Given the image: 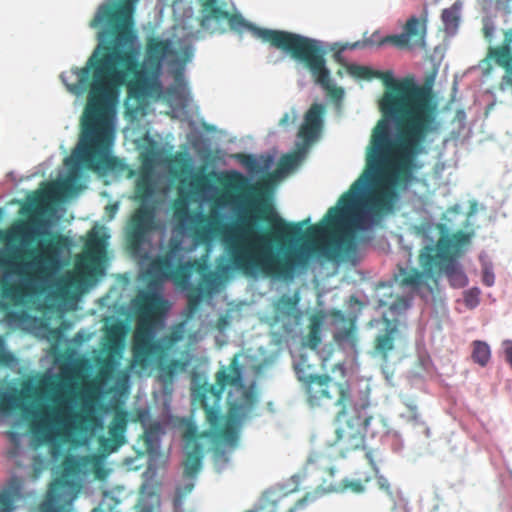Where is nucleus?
Masks as SVG:
<instances>
[{
  "label": "nucleus",
  "instance_id": "c03bdc74",
  "mask_svg": "<svg viewBox=\"0 0 512 512\" xmlns=\"http://www.w3.org/2000/svg\"><path fill=\"white\" fill-rule=\"evenodd\" d=\"M495 27L494 24L490 20H485L482 27V33L484 38L491 42L494 36Z\"/></svg>",
  "mask_w": 512,
  "mask_h": 512
},
{
  "label": "nucleus",
  "instance_id": "5701e85b",
  "mask_svg": "<svg viewBox=\"0 0 512 512\" xmlns=\"http://www.w3.org/2000/svg\"><path fill=\"white\" fill-rule=\"evenodd\" d=\"M202 457L201 445H193L192 450L187 453L183 463L184 477L194 479L197 476L202 466Z\"/></svg>",
  "mask_w": 512,
  "mask_h": 512
},
{
  "label": "nucleus",
  "instance_id": "a19ab883",
  "mask_svg": "<svg viewBox=\"0 0 512 512\" xmlns=\"http://www.w3.org/2000/svg\"><path fill=\"white\" fill-rule=\"evenodd\" d=\"M194 489V482L190 481L184 485L178 486L176 488V500L181 501L183 497L191 493V491Z\"/></svg>",
  "mask_w": 512,
  "mask_h": 512
},
{
  "label": "nucleus",
  "instance_id": "f704fd0d",
  "mask_svg": "<svg viewBox=\"0 0 512 512\" xmlns=\"http://www.w3.org/2000/svg\"><path fill=\"white\" fill-rule=\"evenodd\" d=\"M484 10L495 8L496 10L509 11L511 0H477Z\"/></svg>",
  "mask_w": 512,
  "mask_h": 512
},
{
  "label": "nucleus",
  "instance_id": "c85d7f7f",
  "mask_svg": "<svg viewBox=\"0 0 512 512\" xmlns=\"http://www.w3.org/2000/svg\"><path fill=\"white\" fill-rule=\"evenodd\" d=\"M472 359L475 363L484 367L491 358L490 347L486 342L476 340L472 343Z\"/></svg>",
  "mask_w": 512,
  "mask_h": 512
},
{
  "label": "nucleus",
  "instance_id": "4c0bfd02",
  "mask_svg": "<svg viewBox=\"0 0 512 512\" xmlns=\"http://www.w3.org/2000/svg\"><path fill=\"white\" fill-rule=\"evenodd\" d=\"M107 343H108V351L109 353L118 352L120 353L121 349V338L117 331L112 328L107 333Z\"/></svg>",
  "mask_w": 512,
  "mask_h": 512
},
{
  "label": "nucleus",
  "instance_id": "2f4dec72",
  "mask_svg": "<svg viewBox=\"0 0 512 512\" xmlns=\"http://www.w3.org/2000/svg\"><path fill=\"white\" fill-rule=\"evenodd\" d=\"M348 72L356 78L372 80L375 78L376 70L368 66L352 64L348 67Z\"/></svg>",
  "mask_w": 512,
  "mask_h": 512
},
{
  "label": "nucleus",
  "instance_id": "473e14b6",
  "mask_svg": "<svg viewBox=\"0 0 512 512\" xmlns=\"http://www.w3.org/2000/svg\"><path fill=\"white\" fill-rule=\"evenodd\" d=\"M298 302L297 298L283 295L276 303L275 309L279 313L290 314L294 310Z\"/></svg>",
  "mask_w": 512,
  "mask_h": 512
},
{
  "label": "nucleus",
  "instance_id": "a878e982",
  "mask_svg": "<svg viewBox=\"0 0 512 512\" xmlns=\"http://www.w3.org/2000/svg\"><path fill=\"white\" fill-rule=\"evenodd\" d=\"M46 204L45 195L41 192H34L28 196L25 205L23 206V213L29 216H40L43 214Z\"/></svg>",
  "mask_w": 512,
  "mask_h": 512
},
{
  "label": "nucleus",
  "instance_id": "72a5a7b5",
  "mask_svg": "<svg viewBox=\"0 0 512 512\" xmlns=\"http://www.w3.org/2000/svg\"><path fill=\"white\" fill-rule=\"evenodd\" d=\"M35 222L36 221L33 220L32 222H23L20 225H18L15 228V236L22 240L32 239L36 234L33 225Z\"/></svg>",
  "mask_w": 512,
  "mask_h": 512
},
{
  "label": "nucleus",
  "instance_id": "20e7f679",
  "mask_svg": "<svg viewBox=\"0 0 512 512\" xmlns=\"http://www.w3.org/2000/svg\"><path fill=\"white\" fill-rule=\"evenodd\" d=\"M194 398L204 410L215 437L229 445L237 443L239 426L251 415L257 402L256 393L244 384L238 354L216 372L215 384L198 387Z\"/></svg>",
  "mask_w": 512,
  "mask_h": 512
},
{
  "label": "nucleus",
  "instance_id": "ddd939ff",
  "mask_svg": "<svg viewBox=\"0 0 512 512\" xmlns=\"http://www.w3.org/2000/svg\"><path fill=\"white\" fill-rule=\"evenodd\" d=\"M70 247V240L60 233H49V237L41 241L35 250L28 252L33 255L37 271L42 275H49L61 266V256Z\"/></svg>",
  "mask_w": 512,
  "mask_h": 512
},
{
  "label": "nucleus",
  "instance_id": "c9c22d12",
  "mask_svg": "<svg viewBox=\"0 0 512 512\" xmlns=\"http://www.w3.org/2000/svg\"><path fill=\"white\" fill-rule=\"evenodd\" d=\"M481 291L477 287H473L464 292V303L469 309H473L478 306L480 302Z\"/></svg>",
  "mask_w": 512,
  "mask_h": 512
},
{
  "label": "nucleus",
  "instance_id": "e433bc0d",
  "mask_svg": "<svg viewBox=\"0 0 512 512\" xmlns=\"http://www.w3.org/2000/svg\"><path fill=\"white\" fill-rule=\"evenodd\" d=\"M115 365V361L110 356L105 357L100 363L99 377L103 379L111 378Z\"/></svg>",
  "mask_w": 512,
  "mask_h": 512
},
{
  "label": "nucleus",
  "instance_id": "3c124183",
  "mask_svg": "<svg viewBox=\"0 0 512 512\" xmlns=\"http://www.w3.org/2000/svg\"><path fill=\"white\" fill-rule=\"evenodd\" d=\"M366 458L371 466V469H372V472L374 474H377L378 473V468H377V465L373 459V454H372V451H368L366 452Z\"/></svg>",
  "mask_w": 512,
  "mask_h": 512
},
{
  "label": "nucleus",
  "instance_id": "423d86ee",
  "mask_svg": "<svg viewBox=\"0 0 512 512\" xmlns=\"http://www.w3.org/2000/svg\"><path fill=\"white\" fill-rule=\"evenodd\" d=\"M202 13L203 24L211 20L217 22L226 20L229 26L235 30L249 27L254 35L263 42L289 53L294 59L303 63L311 73L315 83L320 85L332 98L339 100L343 97V89L334 86L331 81L330 71L326 67V51L322 42L284 30L252 26L241 15L231 14L223 10L218 6L217 0H203Z\"/></svg>",
  "mask_w": 512,
  "mask_h": 512
},
{
  "label": "nucleus",
  "instance_id": "e2e57ef3",
  "mask_svg": "<svg viewBox=\"0 0 512 512\" xmlns=\"http://www.w3.org/2000/svg\"><path fill=\"white\" fill-rule=\"evenodd\" d=\"M288 115H285V117L281 120V122L287 121Z\"/></svg>",
  "mask_w": 512,
  "mask_h": 512
},
{
  "label": "nucleus",
  "instance_id": "2eb2a0df",
  "mask_svg": "<svg viewBox=\"0 0 512 512\" xmlns=\"http://www.w3.org/2000/svg\"><path fill=\"white\" fill-rule=\"evenodd\" d=\"M425 34L426 21L413 16L407 20L401 34L388 35L379 42V45L391 44L400 49L423 46Z\"/></svg>",
  "mask_w": 512,
  "mask_h": 512
},
{
  "label": "nucleus",
  "instance_id": "9b49d317",
  "mask_svg": "<svg viewBox=\"0 0 512 512\" xmlns=\"http://www.w3.org/2000/svg\"><path fill=\"white\" fill-rule=\"evenodd\" d=\"M103 252V239L96 233L90 234L85 243L83 254L76 260L74 271L62 276L56 282V295L60 298H66L72 288L79 287L92 276Z\"/></svg>",
  "mask_w": 512,
  "mask_h": 512
},
{
  "label": "nucleus",
  "instance_id": "39448f33",
  "mask_svg": "<svg viewBox=\"0 0 512 512\" xmlns=\"http://www.w3.org/2000/svg\"><path fill=\"white\" fill-rule=\"evenodd\" d=\"M303 382L307 402L311 406L331 404L339 408L336 415V440L340 454L364 448L365 433L372 419L367 409L370 406L368 393L354 395L347 381H336L327 374L299 376Z\"/></svg>",
  "mask_w": 512,
  "mask_h": 512
},
{
  "label": "nucleus",
  "instance_id": "7ed1b4c3",
  "mask_svg": "<svg viewBox=\"0 0 512 512\" xmlns=\"http://www.w3.org/2000/svg\"><path fill=\"white\" fill-rule=\"evenodd\" d=\"M64 380L42 374L36 384L25 380L21 389L0 383V413L20 411L30 431L43 443L67 441L73 433H93L102 427L90 404L72 412Z\"/></svg>",
  "mask_w": 512,
  "mask_h": 512
},
{
  "label": "nucleus",
  "instance_id": "4d7b16f0",
  "mask_svg": "<svg viewBox=\"0 0 512 512\" xmlns=\"http://www.w3.org/2000/svg\"><path fill=\"white\" fill-rule=\"evenodd\" d=\"M344 49H345V47H342V48L339 50V52L335 53V58H336V60H339V59H340V53H341V51H343Z\"/></svg>",
  "mask_w": 512,
  "mask_h": 512
},
{
  "label": "nucleus",
  "instance_id": "09e8293b",
  "mask_svg": "<svg viewBox=\"0 0 512 512\" xmlns=\"http://www.w3.org/2000/svg\"><path fill=\"white\" fill-rule=\"evenodd\" d=\"M505 357L512 368V341H505Z\"/></svg>",
  "mask_w": 512,
  "mask_h": 512
},
{
  "label": "nucleus",
  "instance_id": "f3484780",
  "mask_svg": "<svg viewBox=\"0 0 512 512\" xmlns=\"http://www.w3.org/2000/svg\"><path fill=\"white\" fill-rule=\"evenodd\" d=\"M324 112V104L313 103L305 113L304 122L299 129L298 136L306 144H310L319 136L323 126Z\"/></svg>",
  "mask_w": 512,
  "mask_h": 512
},
{
  "label": "nucleus",
  "instance_id": "6e6552de",
  "mask_svg": "<svg viewBox=\"0 0 512 512\" xmlns=\"http://www.w3.org/2000/svg\"><path fill=\"white\" fill-rule=\"evenodd\" d=\"M165 310L163 298L156 293H145L139 299L140 316L132 340L130 368L145 370L155 356L161 358L165 348L153 338L152 316Z\"/></svg>",
  "mask_w": 512,
  "mask_h": 512
},
{
  "label": "nucleus",
  "instance_id": "4be33fe9",
  "mask_svg": "<svg viewBox=\"0 0 512 512\" xmlns=\"http://www.w3.org/2000/svg\"><path fill=\"white\" fill-rule=\"evenodd\" d=\"M215 283V276L212 273H205L202 275L201 282L198 286H191L188 288V306L190 310H195L204 296V287H207L208 293L212 291V287Z\"/></svg>",
  "mask_w": 512,
  "mask_h": 512
},
{
  "label": "nucleus",
  "instance_id": "052dcab7",
  "mask_svg": "<svg viewBox=\"0 0 512 512\" xmlns=\"http://www.w3.org/2000/svg\"><path fill=\"white\" fill-rule=\"evenodd\" d=\"M327 470H328V473H329L330 476L334 475V472H335L334 468L329 467Z\"/></svg>",
  "mask_w": 512,
  "mask_h": 512
},
{
  "label": "nucleus",
  "instance_id": "f8f14e48",
  "mask_svg": "<svg viewBox=\"0 0 512 512\" xmlns=\"http://www.w3.org/2000/svg\"><path fill=\"white\" fill-rule=\"evenodd\" d=\"M492 61L505 71L495 89L512 95V27L503 31L501 44L488 48L486 57L481 62L484 74H490Z\"/></svg>",
  "mask_w": 512,
  "mask_h": 512
},
{
  "label": "nucleus",
  "instance_id": "bf43d9fd",
  "mask_svg": "<svg viewBox=\"0 0 512 512\" xmlns=\"http://www.w3.org/2000/svg\"><path fill=\"white\" fill-rule=\"evenodd\" d=\"M68 186H69L68 181H65V182H63V183L61 184V187H62L63 189H65V190L68 188Z\"/></svg>",
  "mask_w": 512,
  "mask_h": 512
},
{
  "label": "nucleus",
  "instance_id": "c756f323",
  "mask_svg": "<svg viewBox=\"0 0 512 512\" xmlns=\"http://www.w3.org/2000/svg\"><path fill=\"white\" fill-rule=\"evenodd\" d=\"M173 217L178 228L184 229L186 222L190 218L189 207L186 200L177 199L173 203Z\"/></svg>",
  "mask_w": 512,
  "mask_h": 512
},
{
  "label": "nucleus",
  "instance_id": "7c9ffc66",
  "mask_svg": "<svg viewBox=\"0 0 512 512\" xmlns=\"http://www.w3.org/2000/svg\"><path fill=\"white\" fill-rule=\"evenodd\" d=\"M215 176L216 173L214 172L210 174H197L192 178L190 186L197 193L205 192L211 188V178Z\"/></svg>",
  "mask_w": 512,
  "mask_h": 512
},
{
  "label": "nucleus",
  "instance_id": "a211bd4d",
  "mask_svg": "<svg viewBox=\"0 0 512 512\" xmlns=\"http://www.w3.org/2000/svg\"><path fill=\"white\" fill-rule=\"evenodd\" d=\"M181 249V242L172 239L165 254L157 256L151 261L150 271L152 275L161 280L169 279L175 267L174 262L178 258Z\"/></svg>",
  "mask_w": 512,
  "mask_h": 512
},
{
  "label": "nucleus",
  "instance_id": "f03ea898",
  "mask_svg": "<svg viewBox=\"0 0 512 512\" xmlns=\"http://www.w3.org/2000/svg\"><path fill=\"white\" fill-rule=\"evenodd\" d=\"M137 1L101 5L90 22L93 28L104 23L109 26L98 33L99 48L84 67L71 70L75 82L69 83L67 76L61 75L69 92L81 95L88 91L79 143L66 161L72 160L95 172L114 171L120 165L119 159L109 154L114 132L105 115L117 103L120 89L126 87L128 98L135 100L160 95L164 63L182 67L191 57L189 48H185L183 58L179 59L170 39L151 36L146 40L144 61L139 63L133 31Z\"/></svg>",
  "mask_w": 512,
  "mask_h": 512
},
{
  "label": "nucleus",
  "instance_id": "680f3d73",
  "mask_svg": "<svg viewBox=\"0 0 512 512\" xmlns=\"http://www.w3.org/2000/svg\"><path fill=\"white\" fill-rule=\"evenodd\" d=\"M123 378H124V380H125V381H127V379H128V375H127V373H124V374H123Z\"/></svg>",
  "mask_w": 512,
  "mask_h": 512
},
{
  "label": "nucleus",
  "instance_id": "a18cd8bd",
  "mask_svg": "<svg viewBox=\"0 0 512 512\" xmlns=\"http://www.w3.org/2000/svg\"><path fill=\"white\" fill-rule=\"evenodd\" d=\"M182 339L183 332L181 330H174L165 337V340L168 343V345H174L181 341Z\"/></svg>",
  "mask_w": 512,
  "mask_h": 512
},
{
  "label": "nucleus",
  "instance_id": "58836bf2",
  "mask_svg": "<svg viewBox=\"0 0 512 512\" xmlns=\"http://www.w3.org/2000/svg\"><path fill=\"white\" fill-rule=\"evenodd\" d=\"M204 434H200L198 432V428L196 425H194L193 423H189L184 432H183V438L184 440L189 444V443H194L195 444H198L197 443V440L200 439L201 437H203Z\"/></svg>",
  "mask_w": 512,
  "mask_h": 512
},
{
  "label": "nucleus",
  "instance_id": "412c9836",
  "mask_svg": "<svg viewBox=\"0 0 512 512\" xmlns=\"http://www.w3.org/2000/svg\"><path fill=\"white\" fill-rule=\"evenodd\" d=\"M154 192L153 176L150 169H143L135 182V198L140 204H147Z\"/></svg>",
  "mask_w": 512,
  "mask_h": 512
},
{
  "label": "nucleus",
  "instance_id": "bb28decb",
  "mask_svg": "<svg viewBox=\"0 0 512 512\" xmlns=\"http://www.w3.org/2000/svg\"><path fill=\"white\" fill-rule=\"evenodd\" d=\"M273 494L274 493L267 492L265 494V497L267 499H269L273 505L276 506V509L273 510V512H278V510H280V506H283V503L286 501L287 495L281 494V495H278L277 498H273V497H271ZM312 500H313V497L310 494H306L304 497H302L301 499L296 501L293 505L286 507L284 512H295L299 509L304 508L307 505V503Z\"/></svg>",
  "mask_w": 512,
  "mask_h": 512
},
{
  "label": "nucleus",
  "instance_id": "f257e3e1",
  "mask_svg": "<svg viewBox=\"0 0 512 512\" xmlns=\"http://www.w3.org/2000/svg\"><path fill=\"white\" fill-rule=\"evenodd\" d=\"M375 78L385 86L378 104L386 119L377 122L366 149L367 180L372 184L366 193V182L359 178L320 224L303 232L309 218L287 222L263 199L258 185L233 172L217 204L248 199L260 214L243 217L228 227L213 210L209 215L198 213L193 217L197 224L194 237L207 242L221 236L232 267L249 276L294 277L316 252L334 258L340 252L354 251V233L349 226H356L360 209L374 215L393 210L398 191L406 190L415 179L414 172L420 168L417 157L425 151L427 136L436 130V106L429 90L412 78L394 79L392 71L376 70Z\"/></svg>",
  "mask_w": 512,
  "mask_h": 512
},
{
  "label": "nucleus",
  "instance_id": "0eeeda50",
  "mask_svg": "<svg viewBox=\"0 0 512 512\" xmlns=\"http://www.w3.org/2000/svg\"><path fill=\"white\" fill-rule=\"evenodd\" d=\"M469 242V235L458 231L452 236L442 235L435 246H425L419 254V263L423 271L416 268L399 267L394 275L395 281L403 288L419 289L425 278H432L438 284L441 274H444L452 287H464L467 276L456 262L461 247Z\"/></svg>",
  "mask_w": 512,
  "mask_h": 512
},
{
  "label": "nucleus",
  "instance_id": "ea45409f",
  "mask_svg": "<svg viewBox=\"0 0 512 512\" xmlns=\"http://www.w3.org/2000/svg\"><path fill=\"white\" fill-rule=\"evenodd\" d=\"M320 342H321V337H320L319 326H318V324L313 323L311 325V327H310V331H309V334H308L309 346L311 348L315 349V348L318 347Z\"/></svg>",
  "mask_w": 512,
  "mask_h": 512
},
{
  "label": "nucleus",
  "instance_id": "9d476101",
  "mask_svg": "<svg viewBox=\"0 0 512 512\" xmlns=\"http://www.w3.org/2000/svg\"><path fill=\"white\" fill-rule=\"evenodd\" d=\"M3 275L0 278V296L12 305L22 304L33 289V277L27 270L28 264L17 260L16 256L0 258Z\"/></svg>",
  "mask_w": 512,
  "mask_h": 512
},
{
  "label": "nucleus",
  "instance_id": "8fccbe9b",
  "mask_svg": "<svg viewBox=\"0 0 512 512\" xmlns=\"http://www.w3.org/2000/svg\"><path fill=\"white\" fill-rule=\"evenodd\" d=\"M407 307L408 303L404 299H400L390 306V310L396 311L398 309H406Z\"/></svg>",
  "mask_w": 512,
  "mask_h": 512
},
{
  "label": "nucleus",
  "instance_id": "de8ad7c7",
  "mask_svg": "<svg viewBox=\"0 0 512 512\" xmlns=\"http://www.w3.org/2000/svg\"><path fill=\"white\" fill-rule=\"evenodd\" d=\"M378 485H379L380 489L384 490L389 495H392L390 484L385 477H383V476L378 477Z\"/></svg>",
  "mask_w": 512,
  "mask_h": 512
},
{
  "label": "nucleus",
  "instance_id": "1a4fd4ad",
  "mask_svg": "<svg viewBox=\"0 0 512 512\" xmlns=\"http://www.w3.org/2000/svg\"><path fill=\"white\" fill-rule=\"evenodd\" d=\"M85 458L68 454L61 462V475L49 486L45 500L40 505L41 512H69L75 500L79 485L74 480L81 472Z\"/></svg>",
  "mask_w": 512,
  "mask_h": 512
},
{
  "label": "nucleus",
  "instance_id": "6e6d98bb",
  "mask_svg": "<svg viewBox=\"0 0 512 512\" xmlns=\"http://www.w3.org/2000/svg\"><path fill=\"white\" fill-rule=\"evenodd\" d=\"M409 410L411 411L412 413V417L414 420H417L418 419V414H417V407L416 406H412V405H409L408 406Z\"/></svg>",
  "mask_w": 512,
  "mask_h": 512
},
{
  "label": "nucleus",
  "instance_id": "603ef678",
  "mask_svg": "<svg viewBox=\"0 0 512 512\" xmlns=\"http://www.w3.org/2000/svg\"><path fill=\"white\" fill-rule=\"evenodd\" d=\"M241 158L243 160V163L247 166V167H253L255 164H256V161L255 159L253 158V156L251 155H241Z\"/></svg>",
  "mask_w": 512,
  "mask_h": 512
},
{
  "label": "nucleus",
  "instance_id": "4468645a",
  "mask_svg": "<svg viewBox=\"0 0 512 512\" xmlns=\"http://www.w3.org/2000/svg\"><path fill=\"white\" fill-rule=\"evenodd\" d=\"M156 227L155 207L149 204H140L127 222L126 238L129 246L133 249L140 248Z\"/></svg>",
  "mask_w": 512,
  "mask_h": 512
},
{
  "label": "nucleus",
  "instance_id": "864d4df0",
  "mask_svg": "<svg viewBox=\"0 0 512 512\" xmlns=\"http://www.w3.org/2000/svg\"><path fill=\"white\" fill-rule=\"evenodd\" d=\"M354 336V330L352 328H348L342 332L341 338H350Z\"/></svg>",
  "mask_w": 512,
  "mask_h": 512
},
{
  "label": "nucleus",
  "instance_id": "cd10ccee",
  "mask_svg": "<svg viewBox=\"0 0 512 512\" xmlns=\"http://www.w3.org/2000/svg\"><path fill=\"white\" fill-rule=\"evenodd\" d=\"M396 329L391 328L385 334L377 336L375 340V351L386 359L388 353L394 349V333Z\"/></svg>",
  "mask_w": 512,
  "mask_h": 512
},
{
  "label": "nucleus",
  "instance_id": "393cba45",
  "mask_svg": "<svg viewBox=\"0 0 512 512\" xmlns=\"http://www.w3.org/2000/svg\"><path fill=\"white\" fill-rule=\"evenodd\" d=\"M372 476H367L363 480H343L340 484H329L324 488L327 492H343L350 489L354 493H362L365 490V483L371 480Z\"/></svg>",
  "mask_w": 512,
  "mask_h": 512
},
{
  "label": "nucleus",
  "instance_id": "dca6fc26",
  "mask_svg": "<svg viewBox=\"0 0 512 512\" xmlns=\"http://www.w3.org/2000/svg\"><path fill=\"white\" fill-rule=\"evenodd\" d=\"M128 412L116 410L108 427L109 437L100 436L98 439L99 450L104 455L116 452L126 443L125 433L128 425Z\"/></svg>",
  "mask_w": 512,
  "mask_h": 512
},
{
  "label": "nucleus",
  "instance_id": "79ce46f5",
  "mask_svg": "<svg viewBox=\"0 0 512 512\" xmlns=\"http://www.w3.org/2000/svg\"><path fill=\"white\" fill-rule=\"evenodd\" d=\"M12 361V355L6 350L5 341L0 336V364L7 365Z\"/></svg>",
  "mask_w": 512,
  "mask_h": 512
},
{
  "label": "nucleus",
  "instance_id": "b1692460",
  "mask_svg": "<svg viewBox=\"0 0 512 512\" xmlns=\"http://www.w3.org/2000/svg\"><path fill=\"white\" fill-rule=\"evenodd\" d=\"M186 367L187 362L180 359H172L167 363L159 359L157 363L159 378L163 382H171L174 376L179 372L185 371Z\"/></svg>",
  "mask_w": 512,
  "mask_h": 512
},
{
  "label": "nucleus",
  "instance_id": "5fc2aeb1",
  "mask_svg": "<svg viewBox=\"0 0 512 512\" xmlns=\"http://www.w3.org/2000/svg\"><path fill=\"white\" fill-rule=\"evenodd\" d=\"M292 162H293V157L291 156H286L283 158L282 160V165H285V166H290L292 165Z\"/></svg>",
  "mask_w": 512,
  "mask_h": 512
},
{
  "label": "nucleus",
  "instance_id": "aec40b11",
  "mask_svg": "<svg viewBox=\"0 0 512 512\" xmlns=\"http://www.w3.org/2000/svg\"><path fill=\"white\" fill-rule=\"evenodd\" d=\"M22 482L12 477L8 484L0 491V512H13L15 502L21 497Z\"/></svg>",
  "mask_w": 512,
  "mask_h": 512
},
{
  "label": "nucleus",
  "instance_id": "49530a36",
  "mask_svg": "<svg viewBox=\"0 0 512 512\" xmlns=\"http://www.w3.org/2000/svg\"><path fill=\"white\" fill-rule=\"evenodd\" d=\"M494 280H495V277L491 271L485 270L483 272L482 281L486 286H488V287L492 286L494 284Z\"/></svg>",
  "mask_w": 512,
  "mask_h": 512
},
{
  "label": "nucleus",
  "instance_id": "6ab92c4d",
  "mask_svg": "<svg viewBox=\"0 0 512 512\" xmlns=\"http://www.w3.org/2000/svg\"><path fill=\"white\" fill-rule=\"evenodd\" d=\"M205 270L206 264L204 261L199 259L188 260L174 267L169 279L173 280L176 286L182 289H188L190 287L192 273L197 271L205 274Z\"/></svg>",
  "mask_w": 512,
  "mask_h": 512
},
{
  "label": "nucleus",
  "instance_id": "13d9d810",
  "mask_svg": "<svg viewBox=\"0 0 512 512\" xmlns=\"http://www.w3.org/2000/svg\"><path fill=\"white\" fill-rule=\"evenodd\" d=\"M57 450H58V447H57V446H53V447L51 448V454H52L53 456H55V455H56Z\"/></svg>",
  "mask_w": 512,
  "mask_h": 512
},
{
  "label": "nucleus",
  "instance_id": "37998d69",
  "mask_svg": "<svg viewBox=\"0 0 512 512\" xmlns=\"http://www.w3.org/2000/svg\"><path fill=\"white\" fill-rule=\"evenodd\" d=\"M442 20L446 25H456L458 17L455 11L451 9H444L442 11Z\"/></svg>",
  "mask_w": 512,
  "mask_h": 512
}]
</instances>
